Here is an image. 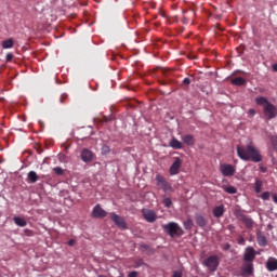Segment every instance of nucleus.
Wrapping results in <instances>:
<instances>
[{
	"mask_svg": "<svg viewBox=\"0 0 277 277\" xmlns=\"http://www.w3.org/2000/svg\"><path fill=\"white\" fill-rule=\"evenodd\" d=\"M237 156L242 161H253V163H261L263 161V155H261V150L256 148L254 142L249 141L247 146H237Z\"/></svg>",
	"mask_w": 277,
	"mask_h": 277,
	"instance_id": "nucleus-1",
	"label": "nucleus"
},
{
	"mask_svg": "<svg viewBox=\"0 0 277 277\" xmlns=\"http://www.w3.org/2000/svg\"><path fill=\"white\" fill-rule=\"evenodd\" d=\"M162 229L169 237H182L184 234L183 227L174 222L162 225Z\"/></svg>",
	"mask_w": 277,
	"mask_h": 277,
	"instance_id": "nucleus-2",
	"label": "nucleus"
},
{
	"mask_svg": "<svg viewBox=\"0 0 277 277\" xmlns=\"http://www.w3.org/2000/svg\"><path fill=\"white\" fill-rule=\"evenodd\" d=\"M234 215L237 217V220H239V222H242V224H245L246 228H254V221L252 220V217L243 214L241 210H235Z\"/></svg>",
	"mask_w": 277,
	"mask_h": 277,
	"instance_id": "nucleus-3",
	"label": "nucleus"
},
{
	"mask_svg": "<svg viewBox=\"0 0 277 277\" xmlns=\"http://www.w3.org/2000/svg\"><path fill=\"white\" fill-rule=\"evenodd\" d=\"M263 114L266 120H274L277 116V107L272 102L267 103L263 108Z\"/></svg>",
	"mask_w": 277,
	"mask_h": 277,
	"instance_id": "nucleus-4",
	"label": "nucleus"
},
{
	"mask_svg": "<svg viewBox=\"0 0 277 277\" xmlns=\"http://www.w3.org/2000/svg\"><path fill=\"white\" fill-rule=\"evenodd\" d=\"M203 265L208 267L209 272H216L217 267H220V260L217 255H210L205 260Z\"/></svg>",
	"mask_w": 277,
	"mask_h": 277,
	"instance_id": "nucleus-5",
	"label": "nucleus"
},
{
	"mask_svg": "<svg viewBox=\"0 0 277 277\" xmlns=\"http://www.w3.org/2000/svg\"><path fill=\"white\" fill-rule=\"evenodd\" d=\"M156 182L159 189H162L164 193L172 192V185L162 175H156Z\"/></svg>",
	"mask_w": 277,
	"mask_h": 277,
	"instance_id": "nucleus-6",
	"label": "nucleus"
},
{
	"mask_svg": "<svg viewBox=\"0 0 277 277\" xmlns=\"http://www.w3.org/2000/svg\"><path fill=\"white\" fill-rule=\"evenodd\" d=\"M110 220L118 226L119 228H122V230H127V221H124V217L116 214L115 212L110 213Z\"/></svg>",
	"mask_w": 277,
	"mask_h": 277,
	"instance_id": "nucleus-7",
	"label": "nucleus"
},
{
	"mask_svg": "<svg viewBox=\"0 0 277 277\" xmlns=\"http://www.w3.org/2000/svg\"><path fill=\"white\" fill-rule=\"evenodd\" d=\"M220 172L224 176H235V172H237V170L235 169V167L233 164L223 163L220 166Z\"/></svg>",
	"mask_w": 277,
	"mask_h": 277,
	"instance_id": "nucleus-8",
	"label": "nucleus"
},
{
	"mask_svg": "<svg viewBox=\"0 0 277 277\" xmlns=\"http://www.w3.org/2000/svg\"><path fill=\"white\" fill-rule=\"evenodd\" d=\"M240 272L242 277L252 276V274H254V264L252 262H245Z\"/></svg>",
	"mask_w": 277,
	"mask_h": 277,
	"instance_id": "nucleus-9",
	"label": "nucleus"
},
{
	"mask_svg": "<svg viewBox=\"0 0 277 277\" xmlns=\"http://www.w3.org/2000/svg\"><path fill=\"white\" fill-rule=\"evenodd\" d=\"M254 259H256V251L253 247H247L243 254V261L246 263H253Z\"/></svg>",
	"mask_w": 277,
	"mask_h": 277,
	"instance_id": "nucleus-10",
	"label": "nucleus"
},
{
	"mask_svg": "<svg viewBox=\"0 0 277 277\" xmlns=\"http://www.w3.org/2000/svg\"><path fill=\"white\" fill-rule=\"evenodd\" d=\"M181 166H183V160H181V158L179 157H175L173 163L169 169V173L171 174V176H175V174H179Z\"/></svg>",
	"mask_w": 277,
	"mask_h": 277,
	"instance_id": "nucleus-11",
	"label": "nucleus"
},
{
	"mask_svg": "<svg viewBox=\"0 0 277 277\" xmlns=\"http://www.w3.org/2000/svg\"><path fill=\"white\" fill-rule=\"evenodd\" d=\"M142 214L144 220H146V222H149V223L157 222V213H155V211L149 209H143Z\"/></svg>",
	"mask_w": 277,
	"mask_h": 277,
	"instance_id": "nucleus-12",
	"label": "nucleus"
},
{
	"mask_svg": "<svg viewBox=\"0 0 277 277\" xmlns=\"http://www.w3.org/2000/svg\"><path fill=\"white\" fill-rule=\"evenodd\" d=\"M81 159L82 161H84V163H90V161L94 159V154L92 153V150L84 148L81 151Z\"/></svg>",
	"mask_w": 277,
	"mask_h": 277,
	"instance_id": "nucleus-13",
	"label": "nucleus"
},
{
	"mask_svg": "<svg viewBox=\"0 0 277 277\" xmlns=\"http://www.w3.org/2000/svg\"><path fill=\"white\" fill-rule=\"evenodd\" d=\"M92 215L93 217H106L107 211L103 210V208H101V205H96L93 208Z\"/></svg>",
	"mask_w": 277,
	"mask_h": 277,
	"instance_id": "nucleus-14",
	"label": "nucleus"
},
{
	"mask_svg": "<svg viewBox=\"0 0 277 277\" xmlns=\"http://www.w3.org/2000/svg\"><path fill=\"white\" fill-rule=\"evenodd\" d=\"M195 222L197 226H200V228H205V226H207V219L200 213L195 214Z\"/></svg>",
	"mask_w": 277,
	"mask_h": 277,
	"instance_id": "nucleus-15",
	"label": "nucleus"
},
{
	"mask_svg": "<svg viewBox=\"0 0 277 277\" xmlns=\"http://www.w3.org/2000/svg\"><path fill=\"white\" fill-rule=\"evenodd\" d=\"M266 269L268 272H276L277 271V259L269 258L266 262Z\"/></svg>",
	"mask_w": 277,
	"mask_h": 277,
	"instance_id": "nucleus-16",
	"label": "nucleus"
},
{
	"mask_svg": "<svg viewBox=\"0 0 277 277\" xmlns=\"http://www.w3.org/2000/svg\"><path fill=\"white\" fill-rule=\"evenodd\" d=\"M224 213H226V210L224 209V205L216 206L212 210V215L215 217H223Z\"/></svg>",
	"mask_w": 277,
	"mask_h": 277,
	"instance_id": "nucleus-17",
	"label": "nucleus"
},
{
	"mask_svg": "<svg viewBox=\"0 0 277 277\" xmlns=\"http://www.w3.org/2000/svg\"><path fill=\"white\" fill-rule=\"evenodd\" d=\"M182 141L187 146H194V144H196V140L194 138V135H192V134H186V135L182 136Z\"/></svg>",
	"mask_w": 277,
	"mask_h": 277,
	"instance_id": "nucleus-18",
	"label": "nucleus"
},
{
	"mask_svg": "<svg viewBox=\"0 0 277 277\" xmlns=\"http://www.w3.org/2000/svg\"><path fill=\"white\" fill-rule=\"evenodd\" d=\"M169 146L175 150H181V148H183V143L176 140V137H172V140L169 142Z\"/></svg>",
	"mask_w": 277,
	"mask_h": 277,
	"instance_id": "nucleus-19",
	"label": "nucleus"
},
{
	"mask_svg": "<svg viewBox=\"0 0 277 277\" xmlns=\"http://www.w3.org/2000/svg\"><path fill=\"white\" fill-rule=\"evenodd\" d=\"M13 222L16 226H21V228H25V226H27V221L19 216L13 217Z\"/></svg>",
	"mask_w": 277,
	"mask_h": 277,
	"instance_id": "nucleus-20",
	"label": "nucleus"
},
{
	"mask_svg": "<svg viewBox=\"0 0 277 277\" xmlns=\"http://www.w3.org/2000/svg\"><path fill=\"white\" fill-rule=\"evenodd\" d=\"M27 179L29 183H38V180L40 179V176H38V173H36V171H30L27 174Z\"/></svg>",
	"mask_w": 277,
	"mask_h": 277,
	"instance_id": "nucleus-21",
	"label": "nucleus"
},
{
	"mask_svg": "<svg viewBox=\"0 0 277 277\" xmlns=\"http://www.w3.org/2000/svg\"><path fill=\"white\" fill-rule=\"evenodd\" d=\"M232 85H246V79L242 77L233 78L230 80Z\"/></svg>",
	"mask_w": 277,
	"mask_h": 277,
	"instance_id": "nucleus-22",
	"label": "nucleus"
},
{
	"mask_svg": "<svg viewBox=\"0 0 277 277\" xmlns=\"http://www.w3.org/2000/svg\"><path fill=\"white\" fill-rule=\"evenodd\" d=\"M255 103L256 105H267V103H271L269 100H267V97H264V96H259V97H255Z\"/></svg>",
	"mask_w": 277,
	"mask_h": 277,
	"instance_id": "nucleus-23",
	"label": "nucleus"
},
{
	"mask_svg": "<svg viewBox=\"0 0 277 277\" xmlns=\"http://www.w3.org/2000/svg\"><path fill=\"white\" fill-rule=\"evenodd\" d=\"M263 192V181L255 179V194Z\"/></svg>",
	"mask_w": 277,
	"mask_h": 277,
	"instance_id": "nucleus-24",
	"label": "nucleus"
},
{
	"mask_svg": "<svg viewBox=\"0 0 277 277\" xmlns=\"http://www.w3.org/2000/svg\"><path fill=\"white\" fill-rule=\"evenodd\" d=\"M12 47H14V40L12 39H6L2 42L3 49H12Z\"/></svg>",
	"mask_w": 277,
	"mask_h": 277,
	"instance_id": "nucleus-25",
	"label": "nucleus"
},
{
	"mask_svg": "<svg viewBox=\"0 0 277 277\" xmlns=\"http://www.w3.org/2000/svg\"><path fill=\"white\" fill-rule=\"evenodd\" d=\"M184 228L186 230H192V228H194V221H192V219L184 221Z\"/></svg>",
	"mask_w": 277,
	"mask_h": 277,
	"instance_id": "nucleus-26",
	"label": "nucleus"
},
{
	"mask_svg": "<svg viewBox=\"0 0 277 277\" xmlns=\"http://www.w3.org/2000/svg\"><path fill=\"white\" fill-rule=\"evenodd\" d=\"M224 192H226V194H236L237 193V188L235 186H223Z\"/></svg>",
	"mask_w": 277,
	"mask_h": 277,
	"instance_id": "nucleus-27",
	"label": "nucleus"
},
{
	"mask_svg": "<svg viewBox=\"0 0 277 277\" xmlns=\"http://www.w3.org/2000/svg\"><path fill=\"white\" fill-rule=\"evenodd\" d=\"M162 203L167 209H170V207H172V199H170V197H164Z\"/></svg>",
	"mask_w": 277,
	"mask_h": 277,
	"instance_id": "nucleus-28",
	"label": "nucleus"
},
{
	"mask_svg": "<svg viewBox=\"0 0 277 277\" xmlns=\"http://www.w3.org/2000/svg\"><path fill=\"white\" fill-rule=\"evenodd\" d=\"M268 137L271 140L273 148L277 149V135H269Z\"/></svg>",
	"mask_w": 277,
	"mask_h": 277,
	"instance_id": "nucleus-29",
	"label": "nucleus"
},
{
	"mask_svg": "<svg viewBox=\"0 0 277 277\" xmlns=\"http://www.w3.org/2000/svg\"><path fill=\"white\" fill-rule=\"evenodd\" d=\"M258 242L259 246H267V239L265 238V236L258 237Z\"/></svg>",
	"mask_w": 277,
	"mask_h": 277,
	"instance_id": "nucleus-30",
	"label": "nucleus"
},
{
	"mask_svg": "<svg viewBox=\"0 0 277 277\" xmlns=\"http://www.w3.org/2000/svg\"><path fill=\"white\" fill-rule=\"evenodd\" d=\"M110 150L111 149L109 148L108 145H103V147H102V155H109Z\"/></svg>",
	"mask_w": 277,
	"mask_h": 277,
	"instance_id": "nucleus-31",
	"label": "nucleus"
},
{
	"mask_svg": "<svg viewBox=\"0 0 277 277\" xmlns=\"http://www.w3.org/2000/svg\"><path fill=\"white\" fill-rule=\"evenodd\" d=\"M53 171L55 172V174H57V176H62V174H64V169H62L61 167L54 168Z\"/></svg>",
	"mask_w": 277,
	"mask_h": 277,
	"instance_id": "nucleus-32",
	"label": "nucleus"
},
{
	"mask_svg": "<svg viewBox=\"0 0 277 277\" xmlns=\"http://www.w3.org/2000/svg\"><path fill=\"white\" fill-rule=\"evenodd\" d=\"M237 241L239 246H246V238L242 236H239Z\"/></svg>",
	"mask_w": 277,
	"mask_h": 277,
	"instance_id": "nucleus-33",
	"label": "nucleus"
},
{
	"mask_svg": "<svg viewBox=\"0 0 277 277\" xmlns=\"http://www.w3.org/2000/svg\"><path fill=\"white\" fill-rule=\"evenodd\" d=\"M24 234L26 235V237H34V230L31 229H24Z\"/></svg>",
	"mask_w": 277,
	"mask_h": 277,
	"instance_id": "nucleus-34",
	"label": "nucleus"
},
{
	"mask_svg": "<svg viewBox=\"0 0 277 277\" xmlns=\"http://www.w3.org/2000/svg\"><path fill=\"white\" fill-rule=\"evenodd\" d=\"M271 194L269 192H264L262 195H261V198L262 200H267L269 198Z\"/></svg>",
	"mask_w": 277,
	"mask_h": 277,
	"instance_id": "nucleus-35",
	"label": "nucleus"
},
{
	"mask_svg": "<svg viewBox=\"0 0 277 277\" xmlns=\"http://www.w3.org/2000/svg\"><path fill=\"white\" fill-rule=\"evenodd\" d=\"M172 277H183V273L175 271L172 275Z\"/></svg>",
	"mask_w": 277,
	"mask_h": 277,
	"instance_id": "nucleus-36",
	"label": "nucleus"
},
{
	"mask_svg": "<svg viewBox=\"0 0 277 277\" xmlns=\"http://www.w3.org/2000/svg\"><path fill=\"white\" fill-rule=\"evenodd\" d=\"M183 83H184V85H189V83H192V79L184 78Z\"/></svg>",
	"mask_w": 277,
	"mask_h": 277,
	"instance_id": "nucleus-37",
	"label": "nucleus"
},
{
	"mask_svg": "<svg viewBox=\"0 0 277 277\" xmlns=\"http://www.w3.org/2000/svg\"><path fill=\"white\" fill-rule=\"evenodd\" d=\"M14 58V55L12 53L6 54V62H11V60Z\"/></svg>",
	"mask_w": 277,
	"mask_h": 277,
	"instance_id": "nucleus-38",
	"label": "nucleus"
},
{
	"mask_svg": "<svg viewBox=\"0 0 277 277\" xmlns=\"http://www.w3.org/2000/svg\"><path fill=\"white\" fill-rule=\"evenodd\" d=\"M75 243H77V240H75V239H70L67 242V245L70 246V247L75 246Z\"/></svg>",
	"mask_w": 277,
	"mask_h": 277,
	"instance_id": "nucleus-39",
	"label": "nucleus"
},
{
	"mask_svg": "<svg viewBox=\"0 0 277 277\" xmlns=\"http://www.w3.org/2000/svg\"><path fill=\"white\" fill-rule=\"evenodd\" d=\"M128 277H137V272L132 271L131 273H129Z\"/></svg>",
	"mask_w": 277,
	"mask_h": 277,
	"instance_id": "nucleus-40",
	"label": "nucleus"
},
{
	"mask_svg": "<svg viewBox=\"0 0 277 277\" xmlns=\"http://www.w3.org/2000/svg\"><path fill=\"white\" fill-rule=\"evenodd\" d=\"M223 250L225 251L230 250V243L223 245Z\"/></svg>",
	"mask_w": 277,
	"mask_h": 277,
	"instance_id": "nucleus-41",
	"label": "nucleus"
},
{
	"mask_svg": "<svg viewBox=\"0 0 277 277\" xmlns=\"http://www.w3.org/2000/svg\"><path fill=\"white\" fill-rule=\"evenodd\" d=\"M187 58H188V60H197V56L194 55V54H188V55H187Z\"/></svg>",
	"mask_w": 277,
	"mask_h": 277,
	"instance_id": "nucleus-42",
	"label": "nucleus"
},
{
	"mask_svg": "<svg viewBox=\"0 0 277 277\" xmlns=\"http://www.w3.org/2000/svg\"><path fill=\"white\" fill-rule=\"evenodd\" d=\"M260 170H261V172L265 173V172H267V167L261 166V167H260Z\"/></svg>",
	"mask_w": 277,
	"mask_h": 277,
	"instance_id": "nucleus-43",
	"label": "nucleus"
},
{
	"mask_svg": "<svg viewBox=\"0 0 277 277\" xmlns=\"http://www.w3.org/2000/svg\"><path fill=\"white\" fill-rule=\"evenodd\" d=\"M273 71L277 72V63L272 65Z\"/></svg>",
	"mask_w": 277,
	"mask_h": 277,
	"instance_id": "nucleus-44",
	"label": "nucleus"
},
{
	"mask_svg": "<svg viewBox=\"0 0 277 277\" xmlns=\"http://www.w3.org/2000/svg\"><path fill=\"white\" fill-rule=\"evenodd\" d=\"M249 114H250L251 116H254V114H256V111L251 108V109H249Z\"/></svg>",
	"mask_w": 277,
	"mask_h": 277,
	"instance_id": "nucleus-45",
	"label": "nucleus"
},
{
	"mask_svg": "<svg viewBox=\"0 0 277 277\" xmlns=\"http://www.w3.org/2000/svg\"><path fill=\"white\" fill-rule=\"evenodd\" d=\"M273 200H274V202L277 203V195L276 194L273 195Z\"/></svg>",
	"mask_w": 277,
	"mask_h": 277,
	"instance_id": "nucleus-46",
	"label": "nucleus"
},
{
	"mask_svg": "<svg viewBox=\"0 0 277 277\" xmlns=\"http://www.w3.org/2000/svg\"><path fill=\"white\" fill-rule=\"evenodd\" d=\"M163 75H168V74L166 72V70H163Z\"/></svg>",
	"mask_w": 277,
	"mask_h": 277,
	"instance_id": "nucleus-47",
	"label": "nucleus"
}]
</instances>
